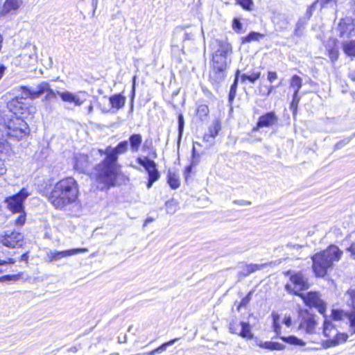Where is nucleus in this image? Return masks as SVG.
<instances>
[{
    "instance_id": "obj_49",
    "label": "nucleus",
    "mask_w": 355,
    "mask_h": 355,
    "mask_svg": "<svg viewBox=\"0 0 355 355\" xmlns=\"http://www.w3.org/2000/svg\"><path fill=\"white\" fill-rule=\"evenodd\" d=\"M266 264H257V263H250L246 264V268L249 271L250 274L256 272L257 270L262 269Z\"/></svg>"
},
{
    "instance_id": "obj_21",
    "label": "nucleus",
    "mask_w": 355,
    "mask_h": 355,
    "mask_svg": "<svg viewBox=\"0 0 355 355\" xmlns=\"http://www.w3.org/2000/svg\"><path fill=\"white\" fill-rule=\"evenodd\" d=\"M257 345L262 348L270 351H282L286 349V345L276 341H260Z\"/></svg>"
},
{
    "instance_id": "obj_34",
    "label": "nucleus",
    "mask_w": 355,
    "mask_h": 355,
    "mask_svg": "<svg viewBox=\"0 0 355 355\" xmlns=\"http://www.w3.org/2000/svg\"><path fill=\"white\" fill-rule=\"evenodd\" d=\"M221 130V124L218 120H215L212 124L208 128V133L211 137H212V140H214L215 138L218 135L219 132Z\"/></svg>"
},
{
    "instance_id": "obj_17",
    "label": "nucleus",
    "mask_w": 355,
    "mask_h": 355,
    "mask_svg": "<svg viewBox=\"0 0 355 355\" xmlns=\"http://www.w3.org/2000/svg\"><path fill=\"white\" fill-rule=\"evenodd\" d=\"M87 252V248H71L62 251H53L51 252L49 254V259L51 261H55L61 259L62 258L70 257L72 255H75L79 253H83Z\"/></svg>"
},
{
    "instance_id": "obj_10",
    "label": "nucleus",
    "mask_w": 355,
    "mask_h": 355,
    "mask_svg": "<svg viewBox=\"0 0 355 355\" xmlns=\"http://www.w3.org/2000/svg\"><path fill=\"white\" fill-rule=\"evenodd\" d=\"M137 163L142 166L148 173L146 187L149 189L160 178L156 162L148 156H139L136 159Z\"/></svg>"
},
{
    "instance_id": "obj_55",
    "label": "nucleus",
    "mask_w": 355,
    "mask_h": 355,
    "mask_svg": "<svg viewBox=\"0 0 355 355\" xmlns=\"http://www.w3.org/2000/svg\"><path fill=\"white\" fill-rule=\"evenodd\" d=\"M351 138H345L338 141L334 146V150H339L347 145L350 141Z\"/></svg>"
},
{
    "instance_id": "obj_5",
    "label": "nucleus",
    "mask_w": 355,
    "mask_h": 355,
    "mask_svg": "<svg viewBox=\"0 0 355 355\" xmlns=\"http://www.w3.org/2000/svg\"><path fill=\"white\" fill-rule=\"evenodd\" d=\"M343 254V251L335 245H329L326 250L315 253L311 257L312 260V270L316 277L323 278L329 269L334 266V261H338Z\"/></svg>"
},
{
    "instance_id": "obj_15",
    "label": "nucleus",
    "mask_w": 355,
    "mask_h": 355,
    "mask_svg": "<svg viewBox=\"0 0 355 355\" xmlns=\"http://www.w3.org/2000/svg\"><path fill=\"white\" fill-rule=\"evenodd\" d=\"M279 118L275 111L267 112L261 115L256 123L253 127L251 132L249 133L252 136L253 133L263 128H272L277 124Z\"/></svg>"
},
{
    "instance_id": "obj_24",
    "label": "nucleus",
    "mask_w": 355,
    "mask_h": 355,
    "mask_svg": "<svg viewBox=\"0 0 355 355\" xmlns=\"http://www.w3.org/2000/svg\"><path fill=\"white\" fill-rule=\"evenodd\" d=\"M21 3V0H6L3 6V12L6 14L15 11L19 9Z\"/></svg>"
},
{
    "instance_id": "obj_19",
    "label": "nucleus",
    "mask_w": 355,
    "mask_h": 355,
    "mask_svg": "<svg viewBox=\"0 0 355 355\" xmlns=\"http://www.w3.org/2000/svg\"><path fill=\"white\" fill-rule=\"evenodd\" d=\"M126 97L122 93L114 94L109 97V102L112 108L119 110L125 104Z\"/></svg>"
},
{
    "instance_id": "obj_33",
    "label": "nucleus",
    "mask_w": 355,
    "mask_h": 355,
    "mask_svg": "<svg viewBox=\"0 0 355 355\" xmlns=\"http://www.w3.org/2000/svg\"><path fill=\"white\" fill-rule=\"evenodd\" d=\"M307 23L308 21L306 20L302 17H300L295 25L294 35L298 37H302Z\"/></svg>"
},
{
    "instance_id": "obj_53",
    "label": "nucleus",
    "mask_w": 355,
    "mask_h": 355,
    "mask_svg": "<svg viewBox=\"0 0 355 355\" xmlns=\"http://www.w3.org/2000/svg\"><path fill=\"white\" fill-rule=\"evenodd\" d=\"M337 345H338V342H336V340H334L333 338L327 339L326 340H324L322 343V346L325 349L335 347Z\"/></svg>"
},
{
    "instance_id": "obj_37",
    "label": "nucleus",
    "mask_w": 355,
    "mask_h": 355,
    "mask_svg": "<svg viewBox=\"0 0 355 355\" xmlns=\"http://www.w3.org/2000/svg\"><path fill=\"white\" fill-rule=\"evenodd\" d=\"M347 313L340 309H333L331 313V318L334 321H340L345 316L347 317Z\"/></svg>"
},
{
    "instance_id": "obj_11",
    "label": "nucleus",
    "mask_w": 355,
    "mask_h": 355,
    "mask_svg": "<svg viewBox=\"0 0 355 355\" xmlns=\"http://www.w3.org/2000/svg\"><path fill=\"white\" fill-rule=\"evenodd\" d=\"M300 298L306 306L315 309L322 316H325L327 302L321 299V295L318 291H309Z\"/></svg>"
},
{
    "instance_id": "obj_57",
    "label": "nucleus",
    "mask_w": 355,
    "mask_h": 355,
    "mask_svg": "<svg viewBox=\"0 0 355 355\" xmlns=\"http://www.w3.org/2000/svg\"><path fill=\"white\" fill-rule=\"evenodd\" d=\"M278 78L277 73L276 71H268L267 73V80L270 83H273L275 80H276Z\"/></svg>"
},
{
    "instance_id": "obj_7",
    "label": "nucleus",
    "mask_w": 355,
    "mask_h": 355,
    "mask_svg": "<svg viewBox=\"0 0 355 355\" xmlns=\"http://www.w3.org/2000/svg\"><path fill=\"white\" fill-rule=\"evenodd\" d=\"M30 195L27 189L23 187L17 193L6 197L3 202L8 210L15 214L25 210V202Z\"/></svg>"
},
{
    "instance_id": "obj_3",
    "label": "nucleus",
    "mask_w": 355,
    "mask_h": 355,
    "mask_svg": "<svg viewBox=\"0 0 355 355\" xmlns=\"http://www.w3.org/2000/svg\"><path fill=\"white\" fill-rule=\"evenodd\" d=\"M121 174V165L105 155L104 159L94 166L92 177L97 189L103 191L116 187Z\"/></svg>"
},
{
    "instance_id": "obj_64",
    "label": "nucleus",
    "mask_w": 355,
    "mask_h": 355,
    "mask_svg": "<svg viewBox=\"0 0 355 355\" xmlns=\"http://www.w3.org/2000/svg\"><path fill=\"white\" fill-rule=\"evenodd\" d=\"M3 152L0 151V154L3 153ZM6 171V168L4 165L3 160L1 157H0V176L3 175Z\"/></svg>"
},
{
    "instance_id": "obj_1",
    "label": "nucleus",
    "mask_w": 355,
    "mask_h": 355,
    "mask_svg": "<svg viewBox=\"0 0 355 355\" xmlns=\"http://www.w3.org/2000/svg\"><path fill=\"white\" fill-rule=\"evenodd\" d=\"M209 80L215 88H219L227 76L232 63V46L227 40L217 39L211 46Z\"/></svg>"
},
{
    "instance_id": "obj_59",
    "label": "nucleus",
    "mask_w": 355,
    "mask_h": 355,
    "mask_svg": "<svg viewBox=\"0 0 355 355\" xmlns=\"http://www.w3.org/2000/svg\"><path fill=\"white\" fill-rule=\"evenodd\" d=\"M332 0H315L314 2L316 3V5H320V9H322L327 6L329 3H330Z\"/></svg>"
},
{
    "instance_id": "obj_43",
    "label": "nucleus",
    "mask_w": 355,
    "mask_h": 355,
    "mask_svg": "<svg viewBox=\"0 0 355 355\" xmlns=\"http://www.w3.org/2000/svg\"><path fill=\"white\" fill-rule=\"evenodd\" d=\"M253 293L254 291L252 290L249 291L248 294L241 299V302L237 306V310L239 311L241 307H245L250 303V300H252Z\"/></svg>"
},
{
    "instance_id": "obj_28",
    "label": "nucleus",
    "mask_w": 355,
    "mask_h": 355,
    "mask_svg": "<svg viewBox=\"0 0 355 355\" xmlns=\"http://www.w3.org/2000/svg\"><path fill=\"white\" fill-rule=\"evenodd\" d=\"M184 119L183 114L182 112L178 113V139H177V144L178 147H180V142L182 138L183 132H184Z\"/></svg>"
},
{
    "instance_id": "obj_6",
    "label": "nucleus",
    "mask_w": 355,
    "mask_h": 355,
    "mask_svg": "<svg viewBox=\"0 0 355 355\" xmlns=\"http://www.w3.org/2000/svg\"><path fill=\"white\" fill-rule=\"evenodd\" d=\"M310 288L309 279L301 271L295 272L290 275V282L284 286L285 291L289 293L301 297L303 291Z\"/></svg>"
},
{
    "instance_id": "obj_31",
    "label": "nucleus",
    "mask_w": 355,
    "mask_h": 355,
    "mask_svg": "<svg viewBox=\"0 0 355 355\" xmlns=\"http://www.w3.org/2000/svg\"><path fill=\"white\" fill-rule=\"evenodd\" d=\"M261 77V71H253L251 74L243 73L241 76V81L242 83H245L247 80L250 83L254 84Z\"/></svg>"
},
{
    "instance_id": "obj_50",
    "label": "nucleus",
    "mask_w": 355,
    "mask_h": 355,
    "mask_svg": "<svg viewBox=\"0 0 355 355\" xmlns=\"http://www.w3.org/2000/svg\"><path fill=\"white\" fill-rule=\"evenodd\" d=\"M192 165H198L200 162V155L196 151L195 146H193L191 150V161Z\"/></svg>"
},
{
    "instance_id": "obj_54",
    "label": "nucleus",
    "mask_w": 355,
    "mask_h": 355,
    "mask_svg": "<svg viewBox=\"0 0 355 355\" xmlns=\"http://www.w3.org/2000/svg\"><path fill=\"white\" fill-rule=\"evenodd\" d=\"M239 326L234 320H232L229 324V331L231 334H237L239 333Z\"/></svg>"
},
{
    "instance_id": "obj_12",
    "label": "nucleus",
    "mask_w": 355,
    "mask_h": 355,
    "mask_svg": "<svg viewBox=\"0 0 355 355\" xmlns=\"http://www.w3.org/2000/svg\"><path fill=\"white\" fill-rule=\"evenodd\" d=\"M22 87H28V86L21 85L17 89L18 92H21L20 96H17L10 100L8 103V111L7 112L14 113L15 115L19 116L23 115L27 113L28 112V106L25 103V101L27 98H29V96H26L24 93Z\"/></svg>"
},
{
    "instance_id": "obj_20",
    "label": "nucleus",
    "mask_w": 355,
    "mask_h": 355,
    "mask_svg": "<svg viewBox=\"0 0 355 355\" xmlns=\"http://www.w3.org/2000/svg\"><path fill=\"white\" fill-rule=\"evenodd\" d=\"M128 146L132 153H137L142 144V136L139 133H134L130 135L128 140Z\"/></svg>"
},
{
    "instance_id": "obj_39",
    "label": "nucleus",
    "mask_w": 355,
    "mask_h": 355,
    "mask_svg": "<svg viewBox=\"0 0 355 355\" xmlns=\"http://www.w3.org/2000/svg\"><path fill=\"white\" fill-rule=\"evenodd\" d=\"M22 275L23 274L21 272H19L14 275H5L1 276L0 282H17L21 277Z\"/></svg>"
},
{
    "instance_id": "obj_56",
    "label": "nucleus",
    "mask_w": 355,
    "mask_h": 355,
    "mask_svg": "<svg viewBox=\"0 0 355 355\" xmlns=\"http://www.w3.org/2000/svg\"><path fill=\"white\" fill-rule=\"evenodd\" d=\"M282 85V82H279L277 85H268V86H266V89H267V91L266 92L263 93V95H265L266 96H269L270 94L277 88H278L279 87H280Z\"/></svg>"
},
{
    "instance_id": "obj_42",
    "label": "nucleus",
    "mask_w": 355,
    "mask_h": 355,
    "mask_svg": "<svg viewBox=\"0 0 355 355\" xmlns=\"http://www.w3.org/2000/svg\"><path fill=\"white\" fill-rule=\"evenodd\" d=\"M17 214H19V216L15 220L14 225L16 227H22L26 221V212L25 210H23V211L17 212Z\"/></svg>"
},
{
    "instance_id": "obj_29",
    "label": "nucleus",
    "mask_w": 355,
    "mask_h": 355,
    "mask_svg": "<svg viewBox=\"0 0 355 355\" xmlns=\"http://www.w3.org/2000/svg\"><path fill=\"white\" fill-rule=\"evenodd\" d=\"M324 317V322H323V334L327 338L331 337V331L332 330H336L335 325L332 323L331 320L327 318V314L325 313V316Z\"/></svg>"
},
{
    "instance_id": "obj_13",
    "label": "nucleus",
    "mask_w": 355,
    "mask_h": 355,
    "mask_svg": "<svg viewBox=\"0 0 355 355\" xmlns=\"http://www.w3.org/2000/svg\"><path fill=\"white\" fill-rule=\"evenodd\" d=\"M300 320L299 329H304L308 334L314 333L317 326L316 315L307 309L299 308L297 311Z\"/></svg>"
},
{
    "instance_id": "obj_47",
    "label": "nucleus",
    "mask_w": 355,
    "mask_h": 355,
    "mask_svg": "<svg viewBox=\"0 0 355 355\" xmlns=\"http://www.w3.org/2000/svg\"><path fill=\"white\" fill-rule=\"evenodd\" d=\"M347 318L349 320V325L353 334H355V311L347 313Z\"/></svg>"
},
{
    "instance_id": "obj_14",
    "label": "nucleus",
    "mask_w": 355,
    "mask_h": 355,
    "mask_svg": "<svg viewBox=\"0 0 355 355\" xmlns=\"http://www.w3.org/2000/svg\"><path fill=\"white\" fill-rule=\"evenodd\" d=\"M24 239L21 233L15 230L0 232V245L8 248L21 247Z\"/></svg>"
},
{
    "instance_id": "obj_63",
    "label": "nucleus",
    "mask_w": 355,
    "mask_h": 355,
    "mask_svg": "<svg viewBox=\"0 0 355 355\" xmlns=\"http://www.w3.org/2000/svg\"><path fill=\"white\" fill-rule=\"evenodd\" d=\"M203 140L205 142L209 143V146H212L214 144V140H212V137L209 135L208 132L205 133L203 136Z\"/></svg>"
},
{
    "instance_id": "obj_38",
    "label": "nucleus",
    "mask_w": 355,
    "mask_h": 355,
    "mask_svg": "<svg viewBox=\"0 0 355 355\" xmlns=\"http://www.w3.org/2000/svg\"><path fill=\"white\" fill-rule=\"evenodd\" d=\"M238 85H239V83H237L236 81H233L232 84L230 86V92L228 94V103L230 106H232V105L235 99Z\"/></svg>"
},
{
    "instance_id": "obj_23",
    "label": "nucleus",
    "mask_w": 355,
    "mask_h": 355,
    "mask_svg": "<svg viewBox=\"0 0 355 355\" xmlns=\"http://www.w3.org/2000/svg\"><path fill=\"white\" fill-rule=\"evenodd\" d=\"M265 35L257 31H250L247 35L241 38V44L250 43L252 42H259L264 38Z\"/></svg>"
},
{
    "instance_id": "obj_46",
    "label": "nucleus",
    "mask_w": 355,
    "mask_h": 355,
    "mask_svg": "<svg viewBox=\"0 0 355 355\" xmlns=\"http://www.w3.org/2000/svg\"><path fill=\"white\" fill-rule=\"evenodd\" d=\"M243 24L241 21V19L237 17H234L232 20V28L233 30L237 33H241L243 30Z\"/></svg>"
},
{
    "instance_id": "obj_51",
    "label": "nucleus",
    "mask_w": 355,
    "mask_h": 355,
    "mask_svg": "<svg viewBox=\"0 0 355 355\" xmlns=\"http://www.w3.org/2000/svg\"><path fill=\"white\" fill-rule=\"evenodd\" d=\"M346 295L349 297V300L351 301V305L352 308L351 311H355V289H348L346 292Z\"/></svg>"
},
{
    "instance_id": "obj_48",
    "label": "nucleus",
    "mask_w": 355,
    "mask_h": 355,
    "mask_svg": "<svg viewBox=\"0 0 355 355\" xmlns=\"http://www.w3.org/2000/svg\"><path fill=\"white\" fill-rule=\"evenodd\" d=\"M348 335L345 333L336 332V334L334 336L333 339L338 342V345L342 343L347 341Z\"/></svg>"
},
{
    "instance_id": "obj_22",
    "label": "nucleus",
    "mask_w": 355,
    "mask_h": 355,
    "mask_svg": "<svg viewBox=\"0 0 355 355\" xmlns=\"http://www.w3.org/2000/svg\"><path fill=\"white\" fill-rule=\"evenodd\" d=\"M239 326L241 327V330L238 333L239 336L248 340H251L254 338V334L252 332V327L249 322L241 321Z\"/></svg>"
},
{
    "instance_id": "obj_30",
    "label": "nucleus",
    "mask_w": 355,
    "mask_h": 355,
    "mask_svg": "<svg viewBox=\"0 0 355 355\" xmlns=\"http://www.w3.org/2000/svg\"><path fill=\"white\" fill-rule=\"evenodd\" d=\"M300 99L301 96H300V92L293 91L292 101L290 103V110L292 112L294 118L297 114L298 104L300 101Z\"/></svg>"
},
{
    "instance_id": "obj_62",
    "label": "nucleus",
    "mask_w": 355,
    "mask_h": 355,
    "mask_svg": "<svg viewBox=\"0 0 355 355\" xmlns=\"http://www.w3.org/2000/svg\"><path fill=\"white\" fill-rule=\"evenodd\" d=\"M250 274L248 268H246V265L241 268V270L239 272L238 275L239 277H245L248 276Z\"/></svg>"
},
{
    "instance_id": "obj_26",
    "label": "nucleus",
    "mask_w": 355,
    "mask_h": 355,
    "mask_svg": "<svg viewBox=\"0 0 355 355\" xmlns=\"http://www.w3.org/2000/svg\"><path fill=\"white\" fill-rule=\"evenodd\" d=\"M167 183L171 189H177L180 185V178L178 174L171 171H168Z\"/></svg>"
},
{
    "instance_id": "obj_25",
    "label": "nucleus",
    "mask_w": 355,
    "mask_h": 355,
    "mask_svg": "<svg viewBox=\"0 0 355 355\" xmlns=\"http://www.w3.org/2000/svg\"><path fill=\"white\" fill-rule=\"evenodd\" d=\"M180 340V338H175L173 339H171L168 341H166L164 343H162V345H160L159 347H157V348L148 352H146L145 354L146 355H155L156 354H158V353H161L164 351H165L167 347L174 345L178 340Z\"/></svg>"
},
{
    "instance_id": "obj_2",
    "label": "nucleus",
    "mask_w": 355,
    "mask_h": 355,
    "mask_svg": "<svg viewBox=\"0 0 355 355\" xmlns=\"http://www.w3.org/2000/svg\"><path fill=\"white\" fill-rule=\"evenodd\" d=\"M79 196L78 182L73 177L58 181L48 195V200L58 210H62L76 202Z\"/></svg>"
},
{
    "instance_id": "obj_45",
    "label": "nucleus",
    "mask_w": 355,
    "mask_h": 355,
    "mask_svg": "<svg viewBox=\"0 0 355 355\" xmlns=\"http://www.w3.org/2000/svg\"><path fill=\"white\" fill-rule=\"evenodd\" d=\"M328 55L332 62L337 61L338 59V57H339L338 49L336 46L329 49H328Z\"/></svg>"
},
{
    "instance_id": "obj_58",
    "label": "nucleus",
    "mask_w": 355,
    "mask_h": 355,
    "mask_svg": "<svg viewBox=\"0 0 355 355\" xmlns=\"http://www.w3.org/2000/svg\"><path fill=\"white\" fill-rule=\"evenodd\" d=\"M136 76L133 77L132 88L130 91V100L135 101V95H136V83H135Z\"/></svg>"
},
{
    "instance_id": "obj_8",
    "label": "nucleus",
    "mask_w": 355,
    "mask_h": 355,
    "mask_svg": "<svg viewBox=\"0 0 355 355\" xmlns=\"http://www.w3.org/2000/svg\"><path fill=\"white\" fill-rule=\"evenodd\" d=\"M128 141L127 140H123L118 143L115 147L107 146L104 150L101 148H93L90 151V155L92 157L98 155L102 157L105 155L109 157V159H112L118 163L119 155L124 154L128 151Z\"/></svg>"
},
{
    "instance_id": "obj_9",
    "label": "nucleus",
    "mask_w": 355,
    "mask_h": 355,
    "mask_svg": "<svg viewBox=\"0 0 355 355\" xmlns=\"http://www.w3.org/2000/svg\"><path fill=\"white\" fill-rule=\"evenodd\" d=\"M271 318L272 320V328L273 331L275 333L274 338H279L285 343L297 347H304L306 345V343L302 339L299 338L294 335H290L288 336L282 335V326L279 322L280 315L278 313L272 311L271 313Z\"/></svg>"
},
{
    "instance_id": "obj_60",
    "label": "nucleus",
    "mask_w": 355,
    "mask_h": 355,
    "mask_svg": "<svg viewBox=\"0 0 355 355\" xmlns=\"http://www.w3.org/2000/svg\"><path fill=\"white\" fill-rule=\"evenodd\" d=\"M233 203L240 206H249L252 204L250 201L245 200H235L233 201Z\"/></svg>"
},
{
    "instance_id": "obj_61",
    "label": "nucleus",
    "mask_w": 355,
    "mask_h": 355,
    "mask_svg": "<svg viewBox=\"0 0 355 355\" xmlns=\"http://www.w3.org/2000/svg\"><path fill=\"white\" fill-rule=\"evenodd\" d=\"M283 324L287 327H290L292 324V318L290 315H286L282 321Z\"/></svg>"
},
{
    "instance_id": "obj_32",
    "label": "nucleus",
    "mask_w": 355,
    "mask_h": 355,
    "mask_svg": "<svg viewBox=\"0 0 355 355\" xmlns=\"http://www.w3.org/2000/svg\"><path fill=\"white\" fill-rule=\"evenodd\" d=\"M209 113L208 105L206 104H198L196 110V115L202 121L207 120Z\"/></svg>"
},
{
    "instance_id": "obj_36",
    "label": "nucleus",
    "mask_w": 355,
    "mask_h": 355,
    "mask_svg": "<svg viewBox=\"0 0 355 355\" xmlns=\"http://www.w3.org/2000/svg\"><path fill=\"white\" fill-rule=\"evenodd\" d=\"M290 86L294 89V91L300 92L301 87H302V78L297 74L292 76L291 78Z\"/></svg>"
},
{
    "instance_id": "obj_44",
    "label": "nucleus",
    "mask_w": 355,
    "mask_h": 355,
    "mask_svg": "<svg viewBox=\"0 0 355 355\" xmlns=\"http://www.w3.org/2000/svg\"><path fill=\"white\" fill-rule=\"evenodd\" d=\"M316 8V3L313 1L310 6H308L306 13L302 17L306 20L307 21H309L311 17H312L313 12L315 10Z\"/></svg>"
},
{
    "instance_id": "obj_35",
    "label": "nucleus",
    "mask_w": 355,
    "mask_h": 355,
    "mask_svg": "<svg viewBox=\"0 0 355 355\" xmlns=\"http://www.w3.org/2000/svg\"><path fill=\"white\" fill-rule=\"evenodd\" d=\"M174 34L177 37H182L184 42L186 40H193L194 39V34L186 32L182 27H177Z\"/></svg>"
},
{
    "instance_id": "obj_4",
    "label": "nucleus",
    "mask_w": 355,
    "mask_h": 355,
    "mask_svg": "<svg viewBox=\"0 0 355 355\" xmlns=\"http://www.w3.org/2000/svg\"><path fill=\"white\" fill-rule=\"evenodd\" d=\"M24 93L26 96H29L30 99H35L40 97L46 93L44 96L46 101H53L57 99L58 95L61 100L64 102L73 103L76 106H80L84 103L85 99H82L79 95L69 91L59 92L56 93L50 87V85L47 82H42L39 84L35 89L31 87H22Z\"/></svg>"
},
{
    "instance_id": "obj_27",
    "label": "nucleus",
    "mask_w": 355,
    "mask_h": 355,
    "mask_svg": "<svg viewBox=\"0 0 355 355\" xmlns=\"http://www.w3.org/2000/svg\"><path fill=\"white\" fill-rule=\"evenodd\" d=\"M342 48L343 52L348 57H355V40H352L343 42Z\"/></svg>"
},
{
    "instance_id": "obj_16",
    "label": "nucleus",
    "mask_w": 355,
    "mask_h": 355,
    "mask_svg": "<svg viewBox=\"0 0 355 355\" xmlns=\"http://www.w3.org/2000/svg\"><path fill=\"white\" fill-rule=\"evenodd\" d=\"M73 169L79 173H87L92 163L89 162V156L86 154H75L73 157Z\"/></svg>"
},
{
    "instance_id": "obj_18",
    "label": "nucleus",
    "mask_w": 355,
    "mask_h": 355,
    "mask_svg": "<svg viewBox=\"0 0 355 355\" xmlns=\"http://www.w3.org/2000/svg\"><path fill=\"white\" fill-rule=\"evenodd\" d=\"M353 30L354 24L350 18L341 19L336 28V31L340 37H349Z\"/></svg>"
},
{
    "instance_id": "obj_40",
    "label": "nucleus",
    "mask_w": 355,
    "mask_h": 355,
    "mask_svg": "<svg viewBox=\"0 0 355 355\" xmlns=\"http://www.w3.org/2000/svg\"><path fill=\"white\" fill-rule=\"evenodd\" d=\"M167 214H173L177 209L178 202L174 199H171L165 202Z\"/></svg>"
},
{
    "instance_id": "obj_41",
    "label": "nucleus",
    "mask_w": 355,
    "mask_h": 355,
    "mask_svg": "<svg viewBox=\"0 0 355 355\" xmlns=\"http://www.w3.org/2000/svg\"><path fill=\"white\" fill-rule=\"evenodd\" d=\"M236 3L247 11L252 10L254 6L253 0H236Z\"/></svg>"
},
{
    "instance_id": "obj_52",
    "label": "nucleus",
    "mask_w": 355,
    "mask_h": 355,
    "mask_svg": "<svg viewBox=\"0 0 355 355\" xmlns=\"http://www.w3.org/2000/svg\"><path fill=\"white\" fill-rule=\"evenodd\" d=\"M196 165H192V163L191 162L190 164L187 166L184 170V178L185 179V181H187L188 179L190 178L191 173H192L193 167H195Z\"/></svg>"
}]
</instances>
